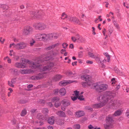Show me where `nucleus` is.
I'll list each match as a JSON object with an SVG mask.
<instances>
[{
	"instance_id": "obj_1",
	"label": "nucleus",
	"mask_w": 129,
	"mask_h": 129,
	"mask_svg": "<svg viewBox=\"0 0 129 129\" xmlns=\"http://www.w3.org/2000/svg\"><path fill=\"white\" fill-rule=\"evenodd\" d=\"M113 97L111 92L107 91L101 96L100 102L93 105L94 108H100L106 105L109 101Z\"/></svg>"
},
{
	"instance_id": "obj_2",
	"label": "nucleus",
	"mask_w": 129,
	"mask_h": 129,
	"mask_svg": "<svg viewBox=\"0 0 129 129\" xmlns=\"http://www.w3.org/2000/svg\"><path fill=\"white\" fill-rule=\"evenodd\" d=\"M22 59V62L23 64H22L21 63L16 62L15 64V67L19 68H26V66L23 64H29L31 66H30L31 68L33 69H34L39 67L40 66V65L39 64L40 62L37 63L36 62L34 63L31 62L28 59Z\"/></svg>"
},
{
	"instance_id": "obj_3",
	"label": "nucleus",
	"mask_w": 129,
	"mask_h": 129,
	"mask_svg": "<svg viewBox=\"0 0 129 129\" xmlns=\"http://www.w3.org/2000/svg\"><path fill=\"white\" fill-rule=\"evenodd\" d=\"M93 89H95L99 92H102L106 90L108 88L107 85L104 84L102 82H98L92 84Z\"/></svg>"
},
{
	"instance_id": "obj_4",
	"label": "nucleus",
	"mask_w": 129,
	"mask_h": 129,
	"mask_svg": "<svg viewBox=\"0 0 129 129\" xmlns=\"http://www.w3.org/2000/svg\"><path fill=\"white\" fill-rule=\"evenodd\" d=\"M12 46H13V48L18 50H20L24 49L26 47L27 45L24 42H21L16 44L14 43L11 44L10 45V47H11Z\"/></svg>"
},
{
	"instance_id": "obj_5",
	"label": "nucleus",
	"mask_w": 129,
	"mask_h": 129,
	"mask_svg": "<svg viewBox=\"0 0 129 129\" xmlns=\"http://www.w3.org/2000/svg\"><path fill=\"white\" fill-rule=\"evenodd\" d=\"M106 123L104 125L105 129L109 128L111 126L113 121V118L112 115H109L107 116L106 119Z\"/></svg>"
},
{
	"instance_id": "obj_6",
	"label": "nucleus",
	"mask_w": 129,
	"mask_h": 129,
	"mask_svg": "<svg viewBox=\"0 0 129 129\" xmlns=\"http://www.w3.org/2000/svg\"><path fill=\"white\" fill-rule=\"evenodd\" d=\"M34 27L36 29L40 30L45 29L47 28L45 24L40 22L36 23L34 25Z\"/></svg>"
},
{
	"instance_id": "obj_7",
	"label": "nucleus",
	"mask_w": 129,
	"mask_h": 129,
	"mask_svg": "<svg viewBox=\"0 0 129 129\" xmlns=\"http://www.w3.org/2000/svg\"><path fill=\"white\" fill-rule=\"evenodd\" d=\"M61 103L62 105L61 106V109L62 110L64 111L66 107L70 105L71 102L68 100H64L62 101Z\"/></svg>"
},
{
	"instance_id": "obj_8",
	"label": "nucleus",
	"mask_w": 129,
	"mask_h": 129,
	"mask_svg": "<svg viewBox=\"0 0 129 129\" xmlns=\"http://www.w3.org/2000/svg\"><path fill=\"white\" fill-rule=\"evenodd\" d=\"M121 104L120 101L118 100H112L110 101V105L116 108L118 107Z\"/></svg>"
},
{
	"instance_id": "obj_9",
	"label": "nucleus",
	"mask_w": 129,
	"mask_h": 129,
	"mask_svg": "<svg viewBox=\"0 0 129 129\" xmlns=\"http://www.w3.org/2000/svg\"><path fill=\"white\" fill-rule=\"evenodd\" d=\"M33 29L32 27L29 26H27L24 28L23 33L24 35H27L30 34L33 31Z\"/></svg>"
},
{
	"instance_id": "obj_10",
	"label": "nucleus",
	"mask_w": 129,
	"mask_h": 129,
	"mask_svg": "<svg viewBox=\"0 0 129 129\" xmlns=\"http://www.w3.org/2000/svg\"><path fill=\"white\" fill-rule=\"evenodd\" d=\"M68 18L69 20L71 22H74L78 25L81 24L79 20L75 17L69 16Z\"/></svg>"
},
{
	"instance_id": "obj_11",
	"label": "nucleus",
	"mask_w": 129,
	"mask_h": 129,
	"mask_svg": "<svg viewBox=\"0 0 129 129\" xmlns=\"http://www.w3.org/2000/svg\"><path fill=\"white\" fill-rule=\"evenodd\" d=\"M93 58L95 59L97 62L99 63L100 65H101L102 67H104L103 63H102V61L101 60L100 56L99 55L95 54Z\"/></svg>"
},
{
	"instance_id": "obj_12",
	"label": "nucleus",
	"mask_w": 129,
	"mask_h": 129,
	"mask_svg": "<svg viewBox=\"0 0 129 129\" xmlns=\"http://www.w3.org/2000/svg\"><path fill=\"white\" fill-rule=\"evenodd\" d=\"M33 72V70L30 69H20L19 70V72L21 74H28L31 73H32Z\"/></svg>"
},
{
	"instance_id": "obj_13",
	"label": "nucleus",
	"mask_w": 129,
	"mask_h": 129,
	"mask_svg": "<svg viewBox=\"0 0 129 129\" xmlns=\"http://www.w3.org/2000/svg\"><path fill=\"white\" fill-rule=\"evenodd\" d=\"M54 64L52 63H50L49 66H46L43 67V69L42 70V71H49L53 67Z\"/></svg>"
},
{
	"instance_id": "obj_14",
	"label": "nucleus",
	"mask_w": 129,
	"mask_h": 129,
	"mask_svg": "<svg viewBox=\"0 0 129 129\" xmlns=\"http://www.w3.org/2000/svg\"><path fill=\"white\" fill-rule=\"evenodd\" d=\"M74 82V81H72L71 80H64L60 82L59 83V84L60 86H66Z\"/></svg>"
},
{
	"instance_id": "obj_15",
	"label": "nucleus",
	"mask_w": 129,
	"mask_h": 129,
	"mask_svg": "<svg viewBox=\"0 0 129 129\" xmlns=\"http://www.w3.org/2000/svg\"><path fill=\"white\" fill-rule=\"evenodd\" d=\"M44 74L43 73H41L39 74V75L37 76H33L31 77V79L32 80H36L40 79L44 77Z\"/></svg>"
},
{
	"instance_id": "obj_16",
	"label": "nucleus",
	"mask_w": 129,
	"mask_h": 129,
	"mask_svg": "<svg viewBox=\"0 0 129 129\" xmlns=\"http://www.w3.org/2000/svg\"><path fill=\"white\" fill-rule=\"evenodd\" d=\"M56 114L58 116L60 117H66V113L62 111H59L56 112Z\"/></svg>"
},
{
	"instance_id": "obj_17",
	"label": "nucleus",
	"mask_w": 129,
	"mask_h": 129,
	"mask_svg": "<svg viewBox=\"0 0 129 129\" xmlns=\"http://www.w3.org/2000/svg\"><path fill=\"white\" fill-rule=\"evenodd\" d=\"M49 35V39H56L58 37V35L56 33H52Z\"/></svg>"
},
{
	"instance_id": "obj_18",
	"label": "nucleus",
	"mask_w": 129,
	"mask_h": 129,
	"mask_svg": "<svg viewBox=\"0 0 129 129\" xmlns=\"http://www.w3.org/2000/svg\"><path fill=\"white\" fill-rule=\"evenodd\" d=\"M84 114V113L83 111H78L76 113V117L78 118L80 117L83 116Z\"/></svg>"
},
{
	"instance_id": "obj_19",
	"label": "nucleus",
	"mask_w": 129,
	"mask_h": 129,
	"mask_svg": "<svg viewBox=\"0 0 129 129\" xmlns=\"http://www.w3.org/2000/svg\"><path fill=\"white\" fill-rule=\"evenodd\" d=\"M59 92L60 95L61 96H64L66 93V89L64 88H61L59 90Z\"/></svg>"
},
{
	"instance_id": "obj_20",
	"label": "nucleus",
	"mask_w": 129,
	"mask_h": 129,
	"mask_svg": "<svg viewBox=\"0 0 129 129\" xmlns=\"http://www.w3.org/2000/svg\"><path fill=\"white\" fill-rule=\"evenodd\" d=\"M90 76L87 74H85L81 77L83 80H84L88 82L89 80Z\"/></svg>"
},
{
	"instance_id": "obj_21",
	"label": "nucleus",
	"mask_w": 129,
	"mask_h": 129,
	"mask_svg": "<svg viewBox=\"0 0 129 129\" xmlns=\"http://www.w3.org/2000/svg\"><path fill=\"white\" fill-rule=\"evenodd\" d=\"M54 118L53 116L49 117L48 120V123L50 124H53L54 123Z\"/></svg>"
},
{
	"instance_id": "obj_22",
	"label": "nucleus",
	"mask_w": 129,
	"mask_h": 129,
	"mask_svg": "<svg viewBox=\"0 0 129 129\" xmlns=\"http://www.w3.org/2000/svg\"><path fill=\"white\" fill-rule=\"evenodd\" d=\"M42 40L44 41L48 40V39H49V34H42Z\"/></svg>"
},
{
	"instance_id": "obj_23",
	"label": "nucleus",
	"mask_w": 129,
	"mask_h": 129,
	"mask_svg": "<svg viewBox=\"0 0 129 129\" xmlns=\"http://www.w3.org/2000/svg\"><path fill=\"white\" fill-rule=\"evenodd\" d=\"M123 111L120 110H118L116 111L113 114V115L115 116L120 115L122 113Z\"/></svg>"
},
{
	"instance_id": "obj_24",
	"label": "nucleus",
	"mask_w": 129,
	"mask_h": 129,
	"mask_svg": "<svg viewBox=\"0 0 129 129\" xmlns=\"http://www.w3.org/2000/svg\"><path fill=\"white\" fill-rule=\"evenodd\" d=\"M66 74L67 76L70 77H72L75 76V73H73L70 71H68L66 73Z\"/></svg>"
},
{
	"instance_id": "obj_25",
	"label": "nucleus",
	"mask_w": 129,
	"mask_h": 129,
	"mask_svg": "<svg viewBox=\"0 0 129 129\" xmlns=\"http://www.w3.org/2000/svg\"><path fill=\"white\" fill-rule=\"evenodd\" d=\"M62 76L58 74L56 75L54 77V80L55 81L59 80L61 78Z\"/></svg>"
},
{
	"instance_id": "obj_26",
	"label": "nucleus",
	"mask_w": 129,
	"mask_h": 129,
	"mask_svg": "<svg viewBox=\"0 0 129 129\" xmlns=\"http://www.w3.org/2000/svg\"><path fill=\"white\" fill-rule=\"evenodd\" d=\"M64 120L62 119H59L57 121L56 123L58 125H63L64 124Z\"/></svg>"
},
{
	"instance_id": "obj_27",
	"label": "nucleus",
	"mask_w": 129,
	"mask_h": 129,
	"mask_svg": "<svg viewBox=\"0 0 129 129\" xmlns=\"http://www.w3.org/2000/svg\"><path fill=\"white\" fill-rule=\"evenodd\" d=\"M30 15L31 16L34 18L38 17L37 15L36 14H35V13L34 11H31L30 12Z\"/></svg>"
},
{
	"instance_id": "obj_28",
	"label": "nucleus",
	"mask_w": 129,
	"mask_h": 129,
	"mask_svg": "<svg viewBox=\"0 0 129 129\" xmlns=\"http://www.w3.org/2000/svg\"><path fill=\"white\" fill-rule=\"evenodd\" d=\"M113 23L116 28L118 30H119L120 28V27L119 24L115 21H113Z\"/></svg>"
},
{
	"instance_id": "obj_29",
	"label": "nucleus",
	"mask_w": 129,
	"mask_h": 129,
	"mask_svg": "<svg viewBox=\"0 0 129 129\" xmlns=\"http://www.w3.org/2000/svg\"><path fill=\"white\" fill-rule=\"evenodd\" d=\"M37 118L39 119H42L44 120L45 118L41 114H39L37 115Z\"/></svg>"
},
{
	"instance_id": "obj_30",
	"label": "nucleus",
	"mask_w": 129,
	"mask_h": 129,
	"mask_svg": "<svg viewBox=\"0 0 129 129\" xmlns=\"http://www.w3.org/2000/svg\"><path fill=\"white\" fill-rule=\"evenodd\" d=\"M59 99L58 97H55L53 98L52 99L51 101L52 102H55V103L59 101Z\"/></svg>"
},
{
	"instance_id": "obj_31",
	"label": "nucleus",
	"mask_w": 129,
	"mask_h": 129,
	"mask_svg": "<svg viewBox=\"0 0 129 129\" xmlns=\"http://www.w3.org/2000/svg\"><path fill=\"white\" fill-rule=\"evenodd\" d=\"M10 71L11 74H16L17 73V70L15 69H11L10 70Z\"/></svg>"
},
{
	"instance_id": "obj_32",
	"label": "nucleus",
	"mask_w": 129,
	"mask_h": 129,
	"mask_svg": "<svg viewBox=\"0 0 129 129\" xmlns=\"http://www.w3.org/2000/svg\"><path fill=\"white\" fill-rule=\"evenodd\" d=\"M85 41L84 39L82 36H80L77 41V42L79 43H82Z\"/></svg>"
},
{
	"instance_id": "obj_33",
	"label": "nucleus",
	"mask_w": 129,
	"mask_h": 129,
	"mask_svg": "<svg viewBox=\"0 0 129 129\" xmlns=\"http://www.w3.org/2000/svg\"><path fill=\"white\" fill-rule=\"evenodd\" d=\"M42 34H38L36 35V37L37 39L39 40H42Z\"/></svg>"
},
{
	"instance_id": "obj_34",
	"label": "nucleus",
	"mask_w": 129,
	"mask_h": 129,
	"mask_svg": "<svg viewBox=\"0 0 129 129\" xmlns=\"http://www.w3.org/2000/svg\"><path fill=\"white\" fill-rule=\"evenodd\" d=\"M114 71L115 72L118 73V74H119L120 75H123V73L122 72L120 71L119 70L117 69H114Z\"/></svg>"
},
{
	"instance_id": "obj_35",
	"label": "nucleus",
	"mask_w": 129,
	"mask_h": 129,
	"mask_svg": "<svg viewBox=\"0 0 129 129\" xmlns=\"http://www.w3.org/2000/svg\"><path fill=\"white\" fill-rule=\"evenodd\" d=\"M51 57V56L50 54V52H49L47 56L45 58V61L49 60Z\"/></svg>"
},
{
	"instance_id": "obj_36",
	"label": "nucleus",
	"mask_w": 129,
	"mask_h": 129,
	"mask_svg": "<svg viewBox=\"0 0 129 129\" xmlns=\"http://www.w3.org/2000/svg\"><path fill=\"white\" fill-rule=\"evenodd\" d=\"M61 104V103L59 101L55 102L54 104V106L56 107H57L60 106Z\"/></svg>"
},
{
	"instance_id": "obj_37",
	"label": "nucleus",
	"mask_w": 129,
	"mask_h": 129,
	"mask_svg": "<svg viewBox=\"0 0 129 129\" xmlns=\"http://www.w3.org/2000/svg\"><path fill=\"white\" fill-rule=\"evenodd\" d=\"M80 125L79 124H76L73 126V128L75 129H80Z\"/></svg>"
},
{
	"instance_id": "obj_38",
	"label": "nucleus",
	"mask_w": 129,
	"mask_h": 129,
	"mask_svg": "<svg viewBox=\"0 0 129 129\" xmlns=\"http://www.w3.org/2000/svg\"><path fill=\"white\" fill-rule=\"evenodd\" d=\"M35 41L33 39H32L30 41V45L31 46H33L35 43Z\"/></svg>"
},
{
	"instance_id": "obj_39",
	"label": "nucleus",
	"mask_w": 129,
	"mask_h": 129,
	"mask_svg": "<svg viewBox=\"0 0 129 129\" xmlns=\"http://www.w3.org/2000/svg\"><path fill=\"white\" fill-rule=\"evenodd\" d=\"M74 94H73V95H75L76 96H78L80 95L79 94V92L77 90L74 91Z\"/></svg>"
},
{
	"instance_id": "obj_40",
	"label": "nucleus",
	"mask_w": 129,
	"mask_h": 129,
	"mask_svg": "<svg viewBox=\"0 0 129 129\" xmlns=\"http://www.w3.org/2000/svg\"><path fill=\"white\" fill-rule=\"evenodd\" d=\"M78 99L80 101H83L84 100L83 96L82 95L80 94L78 96Z\"/></svg>"
},
{
	"instance_id": "obj_41",
	"label": "nucleus",
	"mask_w": 129,
	"mask_h": 129,
	"mask_svg": "<svg viewBox=\"0 0 129 129\" xmlns=\"http://www.w3.org/2000/svg\"><path fill=\"white\" fill-rule=\"evenodd\" d=\"M88 128L89 129H100V127H99L98 128H96V127H93L92 125L90 124L88 126Z\"/></svg>"
},
{
	"instance_id": "obj_42",
	"label": "nucleus",
	"mask_w": 129,
	"mask_h": 129,
	"mask_svg": "<svg viewBox=\"0 0 129 129\" xmlns=\"http://www.w3.org/2000/svg\"><path fill=\"white\" fill-rule=\"evenodd\" d=\"M71 98L73 101H75L77 100L78 99V96H72L71 97Z\"/></svg>"
},
{
	"instance_id": "obj_43",
	"label": "nucleus",
	"mask_w": 129,
	"mask_h": 129,
	"mask_svg": "<svg viewBox=\"0 0 129 129\" xmlns=\"http://www.w3.org/2000/svg\"><path fill=\"white\" fill-rule=\"evenodd\" d=\"M26 111L25 110H23L22 111L21 113V115L22 116H24L26 114Z\"/></svg>"
},
{
	"instance_id": "obj_44",
	"label": "nucleus",
	"mask_w": 129,
	"mask_h": 129,
	"mask_svg": "<svg viewBox=\"0 0 129 129\" xmlns=\"http://www.w3.org/2000/svg\"><path fill=\"white\" fill-rule=\"evenodd\" d=\"M67 17V15L64 13H63L62 15L61 18L63 19H64Z\"/></svg>"
},
{
	"instance_id": "obj_45",
	"label": "nucleus",
	"mask_w": 129,
	"mask_h": 129,
	"mask_svg": "<svg viewBox=\"0 0 129 129\" xmlns=\"http://www.w3.org/2000/svg\"><path fill=\"white\" fill-rule=\"evenodd\" d=\"M9 8L8 6L5 5H3L2 7V8L3 9L7 10Z\"/></svg>"
},
{
	"instance_id": "obj_46",
	"label": "nucleus",
	"mask_w": 129,
	"mask_h": 129,
	"mask_svg": "<svg viewBox=\"0 0 129 129\" xmlns=\"http://www.w3.org/2000/svg\"><path fill=\"white\" fill-rule=\"evenodd\" d=\"M88 54L90 57L93 58H94L95 55V54L94 55L91 52H89L88 53Z\"/></svg>"
},
{
	"instance_id": "obj_47",
	"label": "nucleus",
	"mask_w": 129,
	"mask_h": 129,
	"mask_svg": "<svg viewBox=\"0 0 129 129\" xmlns=\"http://www.w3.org/2000/svg\"><path fill=\"white\" fill-rule=\"evenodd\" d=\"M85 109L89 111H91L92 110V109L90 107L88 106H86L85 107Z\"/></svg>"
},
{
	"instance_id": "obj_48",
	"label": "nucleus",
	"mask_w": 129,
	"mask_h": 129,
	"mask_svg": "<svg viewBox=\"0 0 129 129\" xmlns=\"http://www.w3.org/2000/svg\"><path fill=\"white\" fill-rule=\"evenodd\" d=\"M5 90L4 88V86H2L1 88V94H3L5 92Z\"/></svg>"
},
{
	"instance_id": "obj_49",
	"label": "nucleus",
	"mask_w": 129,
	"mask_h": 129,
	"mask_svg": "<svg viewBox=\"0 0 129 129\" xmlns=\"http://www.w3.org/2000/svg\"><path fill=\"white\" fill-rule=\"evenodd\" d=\"M59 90L58 89H54L53 90L54 94H57L59 92Z\"/></svg>"
},
{
	"instance_id": "obj_50",
	"label": "nucleus",
	"mask_w": 129,
	"mask_h": 129,
	"mask_svg": "<svg viewBox=\"0 0 129 129\" xmlns=\"http://www.w3.org/2000/svg\"><path fill=\"white\" fill-rule=\"evenodd\" d=\"M52 49H53V48H52V45L49 46L45 48V49L47 50H50Z\"/></svg>"
},
{
	"instance_id": "obj_51",
	"label": "nucleus",
	"mask_w": 129,
	"mask_h": 129,
	"mask_svg": "<svg viewBox=\"0 0 129 129\" xmlns=\"http://www.w3.org/2000/svg\"><path fill=\"white\" fill-rule=\"evenodd\" d=\"M48 110L47 109H44L43 110V112L44 114H46L48 113Z\"/></svg>"
},
{
	"instance_id": "obj_52",
	"label": "nucleus",
	"mask_w": 129,
	"mask_h": 129,
	"mask_svg": "<svg viewBox=\"0 0 129 129\" xmlns=\"http://www.w3.org/2000/svg\"><path fill=\"white\" fill-rule=\"evenodd\" d=\"M83 51H80L78 53V56L79 57H81L83 55Z\"/></svg>"
},
{
	"instance_id": "obj_53",
	"label": "nucleus",
	"mask_w": 129,
	"mask_h": 129,
	"mask_svg": "<svg viewBox=\"0 0 129 129\" xmlns=\"http://www.w3.org/2000/svg\"><path fill=\"white\" fill-rule=\"evenodd\" d=\"M62 45L63 46V47L64 49L66 48L68 46V45L66 43H63Z\"/></svg>"
},
{
	"instance_id": "obj_54",
	"label": "nucleus",
	"mask_w": 129,
	"mask_h": 129,
	"mask_svg": "<svg viewBox=\"0 0 129 129\" xmlns=\"http://www.w3.org/2000/svg\"><path fill=\"white\" fill-rule=\"evenodd\" d=\"M8 85L11 87H14V85H13V84H12V83H11V81H8Z\"/></svg>"
},
{
	"instance_id": "obj_55",
	"label": "nucleus",
	"mask_w": 129,
	"mask_h": 129,
	"mask_svg": "<svg viewBox=\"0 0 129 129\" xmlns=\"http://www.w3.org/2000/svg\"><path fill=\"white\" fill-rule=\"evenodd\" d=\"M39 103L42 104H43L45 103V101L44 100H40L39 101Z\"/></svg>"
},
{
	"instance_id": "obj_56",
	"label": "nucleus",
	"mask_w": 129,
	"mask_h": 129,
	"mask_svg": "<svg viewBox=\"0 0 129 129\" xmlns=\"http://www.w3.org/2000/svg\"><path fill=\"white\" fill-rule=\"evenodd\" d=\"M72 40L74 42H75L76 41V37L74 36H73L71 37Z\"/></svg>"
},
{
	"instance_id": "obj_57",
	"label": "nucleus",
	"mask_w": 129,
	"mask_h": 129,
	"mask_svg": "<svg viewBox=\"0 0 129 129\" xmlns=\"http://www.w3.org/2000/svg\"><path fill=\"white\" fill-rule=\"evenodd\" d=\"M8 58L7 61L8 63H11V60L9 58H8V57H7L5 58L4 59L5 60H6V59Z\"/></svg>"
},
{
	"instance_id": "obj_58",
	"label": "nucleus",
	"mask_w": 129,
	"mask_h": 129,
	"mask_svg": "<svg viewBox=\"0 0 129 129\" xmlns=\"http://www.w3.org/2000/svg\"><path fill=\"white\" fill-rule=\"evenodd\" d=\"M80 36L78 34H76L75 37L76 38V40L77 41L79 39V37H80Z\"/></svg>"
},
{
	"instance_id": "obj_59",
	"label": "nucleus",
	"mask_w": 129,
	"mask_h": 129,
	"mask_svg": "<svg viewBox=\"0 0 129 129\" xmlns=\"http://www.w3.org/2000/svg\"><path fill=\"white\" fill-rule=\"evenodd\" d=\"M16 82V80L15 78L12 79L11 81V83H12V84L15 83Z\"/></svg>"
},
{
	"instance_id": "obj_60",
	"label": "nucleus",
	"mask_w": 129,
	"mask_h": 129,
	"mask_svg": "<svg viewBox=\"0 0 129 129\" xmlns=\"http://www.w3.org/2000/svg\"><path fill=\"white\" fill-rule=\"evenodd\" d=\"M111 81L112 82V84L113 85H114V84H115V79L114 78H112L111 80Z\"/></svg>"
},
{
	"instance_id": "obj_61",
	"label": "nucleus",
	"mask_w": 129,
	"mask_h": 129,
	"mask_svg": "<svg viewBox=\"0 0 129 129\" xmlns=\"http://www.w3.org/2000/svg\"><path fill=\"white\" fill-rule=\"evenodd\" d=\"M59 45V44L58 43H57L52 45V48H54L55 47L58 46Z\"/></svg>"
},
{
	"instance_id": "obj_62",
	"label": "nucleus",
	"mask_w": 129,
	"mask_h": 129,
	"mask_svg": "<svg viewBox=\"0 0 129 129\" xmlns=\"http://www.w3.org/2000/svg\"><path fill=\"white\" fill-rule=\"evenodd\" d=\"M86 62L88 64H92L93 63V61L89 60H87L86 61Z\"/></svg>"
},
{
	"instance_id": "obj_63",
	"label": "nucleus",
	"mask_w": 129,
	"mask_h": 129,
	"mask_svg": "<svg viewBox=\"0 0 129 129\" xmlns=\"http://www.w3.org/2000/svg\"><path fill=\"white\" fill-rule=\"evenodd\" d=\"M126 115L127 117L129 118V109H128L126 112Z\"/></svg>"
},
{
	"instance_id": "obj_64",
	"label": "nucleus",
	"mask_w": 129,
	"mask_h": 129,
	"mask_svg": "<svg viewBox=\"0 0 129 129\" xmlns=\"http://www.w3.org/2000/svg\"><path fill=\"white\" fill-rule=\"evenodd\" d=\"M106 32V29L105 28H104L103 30V35L104 36H105V33Z\"/></svg>"
}]
</instances>
